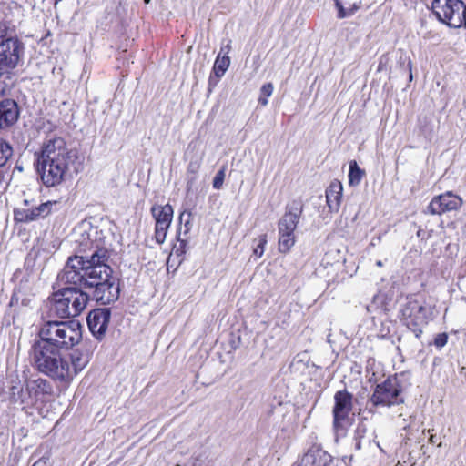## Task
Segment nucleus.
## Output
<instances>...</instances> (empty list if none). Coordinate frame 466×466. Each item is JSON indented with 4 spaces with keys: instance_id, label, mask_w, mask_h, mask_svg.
I'll list each match as a JSON object with an SVG mask.
<instances>
[{
    "instance_id": "f257e3e1",
    "label": "nucleus",
    "mask_w": 466,
    "mask_h": 466,
    "mask_svg": "<svg viewBox=\"0 0 466 466\" xmlns=\"http://www.w3.org/2000/svg\"><path fill=\"white\" fill-rule=\"evenodd\" d=\"M108 258L106 249L94 251L90 257H70L57 279L61 285L93 289L92 298L102 305L115 302L120 289L117 278L106 264Z\"/></svg>"
},
{
    "instance_id": "f03ea898",
    "label": "nucleus",
    "mask_w": 466,
    "mask_h": 466,
    "mask_svg": "<svg viewBox=\"0 0 466 466\" xmlns=\"http://www.w3.org/2000/svg\"><path fill=\"white\" fill-rule=\"evenodd\" d=\"M76 155L67 147L64 138L52 137L44 142L37 155L36 166L43 183L46 187H55L64 181L70 166L75 163Z\"/></svg>"
},
{
    "instance_id": "7ed1b4c3",
    "label": "nucleus",
    "mask_w": 466,
    "mask_h": 466,
    "mask_svg": "<svg viewBox=\"0 0 466 466\" xmlns=\"http://www.w3.org/2000/svg\"><path fill=\"white\" fill-rule=\"evenodd\" d=\"M33 366L41 373L60 382H67L70 376L69 362L61 350L39 338L31 349Z\"/></svg>"
},
{
    "instance_id": "20e7f679",
    "label": "nucleus",
    "mask_w": 466,
    "mask_h": 466,
    "mask_svg": "<svg viewBox=\"0 0 466 466\" xmlns=\"http://www.w3.org/2000/svg\"><path fill=\"white\" fill-rule=\"evenodd\" d=\"M39 338L59 350H69L82 339V325L77 320L47 321L40 328Z\"/></svg>"
},
{
    "instance_id": "39448f33",
    "label": "nucleus",
    "mask_w": 466,
    "mask_h": 466,
    "mask_svg": "<svg viewBox=\"0 0 466 466\" xmlns=\"http://www.w3.org/2000/svg\"><path fill=\"white\" fill-rule=\"evenodd\" d=\"M89 295L76 287H65L52 296L51 311L61 319L78 316L86 307Z\"/></svg>"
},
{
    "instance_id": "423d86ee",
    "label": "nucleus",
    "mask_w": 466,
    "mask_h": 466,
    "mask_svg": "<svg viewBox=\"0 0 466 466\" xmlns=\"http://www.w3.org/2000/svg\"><path fill=\"white\" fill-rule=\"evenodd\" d=\"M303 212V204L293 200L286 208V211L278 223L279 250L287 253L295 244L294 231Z\"/></svg>"
},
{
    "instance_id": "0eeeda50",
    "label": "nucleus",
    "mask_w": 466,
    "mask_h": 466,
    "mask_svg": "<svg viewBox=\"0 0 466 466\" xmlns=\"http://www.w3.org/2000/svg\"><path fill=\"white\" fill-rule=\"evenodd\" d=\"M432 12L437 18L454 28H466V4L461 0H433Z\"/></svg>"
},
{
    "instance_id": "6e6552de",
    "label": "nucleus",
    "mask_w": 466,
    "mask_h": 466,
    "mask_svg": "<svg viewBox=\"0 0 466 466\" xmlns=\"http://www.w3.org/2000/svg\"><path fill=\"white\" fill-rule=\"evenodd\" d=\"M401 389L396 378H389L378 384L370 397L374 406L390 407L403 402L400 397Z\"/></svg>"
},
{
    "instance_id": "1a4fd4ad",
    "label": "nucleus",
    "mask_w": 466,
    "mask_h": 466,
    "mask_svg": "<svg viewBox=\"0 0 466 466\" xmlns=\"http://www.w3.org/2000/svg\"><path fill=\"white\" fill-rule=\"evenodd\" d=\"M426 308L416 299H409L401 308V319L417 338L422 333V327L427 324Z\"/></svg>"
},
{
    "instance_id": "9d476101",
    "label": "nucleus",
    "mask_w": 466,
    "mask_h": 466,
    "mask_svg": "<svg viewBox=\"0 0 466 466\" xmlns=\"http://www.w3.org/2000/svg\"><path fill=\"white\" fill-rule=\"evenodd\" d=\"M25 45L17 37H9L0 44V65L11 72L23 63Z\"/></svg>"
},
{
    "instance_id": "9b49d317",
    "label": "nucleus",
    "mask_w": 466,
    "mask_h": 466,
    "mask_svg": "<svg viewBox=\"0 0 466 466\" xmlns=\"http://www.w3.org/2000/svg\"><path fill=\"white\" fill-rule=\"evenodd\" d=\"M352 400V394L345 390L335 393L332 415L333 429L336 433L343 432L346 430V424L353 408Z\"/></svg>"
},
{
    "instance_id": "f8f14e48",
    "label": "nucleus",
    "mask_w": 466,
    "mask_h": 466,
    "mask_svg": "<svg viewBox=\"0 0 466 466\" xmlns=\"http://www.w3.org/2000/svg\"><path fill=\"white\" fill-rule=\"evenodd\" d=\"M56 201H47L35 206L29 200H24L23 205L15 208L14 218L17 222L29 223L47 217L52 212V207Z\"/></svg>"
},
{
    "instance_id": "ddd939ff",
    "label": "nucleus",
    "mask_w": 466,
    "mask_h": 466,
    "mask_svg": "<svg viewBox=\"0 0 466 466\" xmlns=\"http://www.w3.org/2000/svg\"><path fill=\"white\" fill-rule=\"evenodd\" d=\"M463 204L462 198L452 191L434 197L427 207L426 213L441 215L446 212L459 210Z\"/></svg>"
},
{
    "instance_id": "4468645a",
    "label": "nucleus",
    "mask_w": 466,
    "mask_h": 466,
    "mask_svg": "<svg viewBox=\"0 0 466 466\" xmlns=\"http://www.w3.org/2000/svg\"><path fill=\"white\" fill-rule=\"evenodd\" d=\"M25 388H27L31 407H35L38 402H44L46 398L53 393L50 382L42 378L26 380Z\"/></svg>"
},
{
    "instance_id": "2eb2a0df",
    "label": "nucleus",
    "mask_w": 466,
    "mask_h": 466,
    "mask_svg": "<svg viewBox=\"0 0 466 466\" xmlns=\"http://www.w3.org/2000/svg\"><path fill=\"white\" fill-rule=\"evenodd\" d=\"M111 312L109 309H96L89 312L87 316V324L93 335L103 336L108 327Z\"/></svg>"
},
{
    "instance_id": "dca6fc26",
    "label": "nucleus",
    "mask_w": 466,
    "mask_h": 466,
    "mask_svg": "<svg viewBox=\"0 0 466 466\" xmlns=\"http://www.w3.org/2000/svg\"><path fill=\"white\" fill-rule=\"evenodd\" d=\"M332 457L319 446H312L303 455L299 466H331Z\"/></svg>"
},
{
    "instance_id": "f3484780",
    "label": "nucleus",
    "mask_w": 466,
    "mask_h": 466,
    "mask_svg": "<svg viewBox=\"0 0 466 466\" xmlns=\"http://www.w3.org/2000/svg\"><path fill=\"white\" fill-rule=\"evenodd\" d=\"M19 109L13 99H5L0 102V129L13 126L18 119Z\"/></svg>"
},
{
    "instance_id": "a211bd4d",
    "label": "nucleus",
    "mask_w": 466,
    "mask_h": 466,
    "mask_svg": "<svg viewBox=\"0 0 466 466\" xmlns=\"http://www.w3.org/2000/svg\"><path fill=\"white\" fill-rule=\"evenodd\" d=\"M8 400L11 404L19 406L22 410L32 408L27 394V388L20 384L18 380H12L8 389Z\"/></svg>"
},
{
    "instance_id": "6ab92c4d",
    "label": "nucleus",
    "mask_w": 466,
    "mask_h": 466,
    "mask_svg": "<svg viewBox=\"0 0 466 466\" xmlns=\"http://www.w3.org/2000/svg\"><path fill=\"white\" fill-rule=\"evenodd\" d=\"M90 232H94L93 225L88 220H83L74 229L75 242L78 245L80 251L90 250Z\"/></svg>"
},
{
    "instance_id": "aec40b11",
    "label": "nucleus",
    "mask_w": 466,
    "mask_h": 466,
    "mask_svg": "<svg viewBox=\"0 0 466 466\" xmlns=\"http://www.w3.org/2000/svg\"><path fill=\"white\" fill-rule=\"evenodd\" d=\"M90 360V353L87 350H76L71 354V364L69 363L70 376L68 381L81 370H83Z\"/></svg>"
},
{
    "instance_id": "412c9836",
    "label": "nucleus",
    "mask_w": 466,
    "mask_h": 466,
    "mask_svg": "<svg viewBox=\"0 0 466 466\" xmlns=\"http://www.w3.org/2000/svg\"><path fill=\"white\" fill-rule=\"evenodd\" d=\"M342 184L334 180L326 190L327 204L331 211H338L342 198Z\"/></svg>"
},
{
    "instance_id": "4be33fe9",
    "label": "nucleus",
    "mask_w": 466,
    "mask_h": 466,
    "mask_svg": "<svg viewBox=\"0 0 466 466\" xmlns=\"http://www.w3.org/2000/svg\"><path fill=\"white\" fill-rule=\"evenodd\" d=\"M151 213L156 222L170 223L173 218V208L171 205L167 204L165 206H153L151 208Z\"/></svg>"
},
{
    "instance_id": "5701e85b",
    "label": "nucleus",
    "mask_w": 466,
    "mask_h": 466,
    "mask_svg": "<svg viewBox=\"0 0 466 466\" xmlns=\"http://www.w3.org/2000/svg\"><path fill=\"white\" fill-rule=\"evenodd\" d=\"M360 1L342 4L339 0H336L335 5L338 9V18L343 19L353 15L360 8Z\"/></svg>"
},
{
    "instance_id": "b1692460",
    "label": "nucleus",
    "mask_w": 466,
    "mask_h": 466,
    "mask_svg": "<svg viewBox=\"0 0 466 466\" xmlns=\"http://www.w3.org/2000/svg\"><path fill=\"white\" fill-rule=\"evenodd\" d=\"M230 65L228 56L218 54L213 66V72L218 78H220L228 70Z\"/></svg>"
},
{
    "instance_id": "393cba45",
    "label": "nucleus",
    "mask_w": 466,
    "mask_h": 466,
    "mask_svg": "<svg viewBox=\"0 0 466 466\" xmlns=\"http://www.w3.org/2000/svg\"><path fill=\"white\" fill-rule=\"evenodd\" d=\"M365 176V171L361 169L355 160H351L350 162V171H349V183L350 186H358L363 177Z\"/></svg>"
},
{
    "instance_id": "a878e982",
    "label": "nucleus",
    "mask_w": 466,
    "mask_h": 466,
    "mask_svg": "<svg viewBox=\"0 0 466 466\" xmlns=\"http://www.w3.org/2000/svg\"><path fill=\"white\" fill-rule=\"evenodd\" d=\"M94 232H90V250L95 248V251L99 249H106L102 247L104 244V237L101 230L97 227L93 226Z\"/></svg>"
},
{
    "instance_id": "bb28decb",
    "label": "nucleus",
    "mask_w": 466,
    "mask_h": 466,
    "mask_svg": "<svg viewBox=\"0 0 466 466\" xmlns=\"http://www.w3.org/2000/svg\"><path fill=\"white\" fill-rule=\"evenodd\" d=\"M170 223L156 222L155 238L158 244L165 242Z\"/></svg>"
},
{
    "instance_id": "cd10ccee",
    "label": "nucleus",
    "mask_w": 466,
    "mask_h": 466,
    "mask_svg": "<svg viewBox=\"0 0 466 466\" xmlns=\"http://www.w3.org/2000/svg\"><path fill=\"white\" fill-rule=\"evenodd\" d=\"M273 92V85L271 83H267L263 85L260 88V96L258 98V103L265 106L268 105V97L272 95Z\"/></svg>"
},
{
    "instance_id": "c85d7f7f",
    "label": "nucleus",
    "mask_w": 466,
    "mask_h": 466,
    "mask_svg": "<svg viewBox=\"0 0 466 466\" xmlns=\"http://www.w3.org/2000/svg\"><path fill=\"white\" fill-rule=\"evenodd\" d=\"M13 73L8 72L0 65V88L7 90L10 86V84L7 81H10L12 78Z\"/></svg>"
},
{
    "instance_id": "c756f323",
    "label": "nucleus",
    "mask_w": 466,
    "mask_h": 466,
    "mask_svg": "<svg viewBox=\"0 0 466 466\" xmlns=\"http://www.w3.org/2000/svg\"><path fill=\"white\" fill-rule=\"evenodd\" d=\"M257 241H258V244L254 248L253 254L255 256L260 258L264 253L265 246L267 244V235L264 234V235L259 236V238L257 239Z\"/></svg>"
},
{
    "instance_id": "7c9ffc66",
    "label": "nucleus",
    "mask_w": 466,
    "mask_h": 466,
    "mask_svg": "<svg viewBox=\"0 0 466 466\" xmlns=\"http://www.w3.org/2000/svg\"><path fill=\"white\" fill-rule=\"evenodd\" d=\"M9 37H14L10 31V26L6 22L0 21V44Z\"/></svg>"
},
{
    "instance_id": "2f4dec72",
    "label": "nucleus",
    "mask_w": 466,
    "mask_h": 466,
    "mask_svg": "<svg viewBox=\"0 0 466 466\" xmlns=\"http://www.w3.org/2000/svg\"><path fill=\"white\" fill-rule=\"evenodd\" d=\"M191 217H192V214L189 211H183L179 215V223L180 224L184 223V228H185L184 234H187L191 228V227H190Z\"/></svg>"
},
{
    "instance_id": "473e14b6",
    "label": "nucleus",
    "mask_w": 466,
    "mask_h": 466,
    "mask_svg": "<svg viewBox=\"0 0 466 466\" xmlns=\"http://www.w3.org/2000/svg\"><path fill=\"white\" fill-rule=\"evenodd\" d=\"M225 179V169H220L217 172L214 179H213V187L216 189H220L223 186V182Z\"/></svg>"
},
{
    "instance_id": "72a5a7b5",
    "label": "nucleus",
    "mask_w": 466,
    "mask_h": 466,
    "mask_svg": "<svg viewBox=\"0 0 466 466\" xmlns=\"http://www.w3.org/2000/svg\"><path fill=\"white\" fill-rule=\"evenodd\" d=\"M379 301L382 302V298L378 296V295L374 296L372 302L370 305L367 306L368 312L371 313V312H373L374 309H376L378 311V313L384 312L386 310V309H384L382 307L381 308H377V303Z\"/></svg>"
},
{
    "instance_id": "f704fd0d",
    "label": "nucleus",
    "mask_w": 466,
    "mask_h": 466,
    "mask_svg": "<svg viewBox=\"0 0 466 466\" xmlns=\"http://www.w3.org/2000/svg\"><path fill=\"white\" fill-rule=\"evenodd\" d=\"M447 341H448L447 334L440 333L434 339V345L437 348L441 349L442 347H444L447 344Z\"/></svg>"
},
{
    "instance_id": "c9c22d12",
    "label": "nucleus",
    "mask_w": 466,
    "mask_h": 466,
    "mask_svg": "<svg viewBox=\"0 0 466 466\" xmlns=\"http://www.w3.org/2000/svg\"><path fill=\"white\" fill-rule=\"evenodd\" d=\"M200 165L198 162H193L191 161L189 164H188V167H187V171L188 172H191V173H197L198 168H199Z\"/></svg>"
},
{
    "instance_id": "e433bc0d",
    "label": "nucleus",
    "mask_w": 466,
    "mask_h": 466,
    "mask_svg": "<svg viewBox=\"0 0 466 466\" xmlns=\"http://www.w3.org/2000/svg\"><path fill=\"white\" fill-rule=\"evenodd\" d=\"M387 62H388V57H386L385 56H381L380 59V62H379L378 70L379 71L382 70L383 66H386Z\"/></svg>"
},
{
    "instance_id": "4c0bfd02",
    "label": "nucleus",
    "mask_w": 466,
    "mask_h": 466,
    "mask_svg": "<svg viewBox=\"0 0 466 466\" xmlns=\"http://www.w3.org/2000/svg\"><path fill=\"white\" fill-rule=\"evenodd\" d=\"M32 466H50L47 459H40L35 461Z\"/></svg>"
},
{
    "instance_id": "58836bf2",
    "label": "nucleus",
    "mask_w": 466,
    "mask_h": 466,
    "mask_svg": "<svg viewBox=\"0 0 466 466\" xmlns=\"http://www.w3.org/2000/svg\"><path fill=\"white\" fill-rule=\"evenodd\" d=\"M230 49H231V45H230V43H228V45H226L225 46H222V47H221L219 54H220V55H222V54H223V55L228 56V54L229 53Z\"/></svg>"
},
{
    "instance_id": "ea45409f",
    "label": "nucleus",
    "mask_w": 466,
    "mask_h": 466,
    "mask_svg": "<svg viewBox=\"0 0 466 466\" xmlns=\"http://www.w3.org/2000/svg\"><path fill=\"white\" fill-rule=\"evenodd\" d=\"M180 235H181V233H180V231H179V232L177 233V239H178V241L180 242V248L182 249L181 251H182V252H185L184 248H185V246H186V240H185V239H181V238H180Z\"/></svg>"
},
{
    "instance_id": "a19ab883",
    "label": "nucleus",
    "mask_w": 466,
    "mask_h": 466,
    "mask_svg": "<svg viewBox=\"0 0 466 466\" xmlns=\"http://www.w3.org/2000/svg\"><path fill=\"white\" fill-rule=\"evenodd\" d=\"M198 146V142H197V141H191V142L188 144L187 151H189L190 149H196Z\"/></svg>"
},
{
    "instance_id": "79ce46f5",
    "label": "nucleus",
    "mask_w": 466,
    "mask_h": 466,
    "mask_svg": "<svg viewBox=\"0 0 466 466\" xmlns=\"http://www.w3.org/2000/svg\"><path fill=\"white\" fill-rule=\"evenodd\" d=\"M429 441L432 444L435 443L436 442L435 435H431V437L429 438Z\"/></svg>"
},
{
    "instance_id": "37998d69",
    "label": "nucleus",
    "mask_w": 466,
    "mask_h": 466,
    "mask_svg": "<svg viewBox=\"0 0 466 466\" xmlns=\"http://www.w3.org/2000/svg\"><path fill=\"white\" fill-rule=\"evenodd\" d=\"M376 265H377L378 267H382V266H383V263H382V261H381V260H378V261L376 262Z\"/></svg>"
},
{
    "instance_id": "c03bdc74",
    "label": "nucleus",
    "mask_w": 466,
    "mask_h": 466,
    "mask_svg": "<svg viewBox=\"0 0 466 466\" xmlns=\"http://www.w3.org/2000/svg\"><path fill=\"white\" fill-rule=\"evenodd\" d=\"M6 90L0 88V96L5 94Z\"/></svg>"
},
{
    "instance_id": "a18cd8bd",
    "label": "nucleus",
    "mask_w": 466,
    "mask_h": 466,
    "mask_svg": "<svg viewBox=\"0 0 466 466\" xmlns=\"http://www.w3.org/2000/svg\"><path fill=\"white\" fill-rule=\"evenodd\" d=\"M408 67H409V70L411 71V62L410 61H409V63H408Z\"/></svg>"
},
{
    "instance_id": "49530a36",
    "label": "nucleus",
    "mask_w": 466,
    "mask_h": 466,
    "mask_svg": "<svg viewBox=\"0 0 466 466\" xmlns=\"http://www.w3.org/2000/svg\"><path fill=\"white\" fill-rule=\"evenodd\" d=\"M151 0H144L145 4H149Z\"/></svg>"
},
{
    "instance_id": "de8ad7c7",
    "label": "nucleus",
    "mask_w": 466,
    "mask_h": 466,
    "mask_svg": "<svg viewBox=\"0 0 466 466\" xmlns=\"http://www.w3.org/2000/svg\"><path fill=\"white\" fill-rule=\"evenodd\" d=\"M357 448H358V449H360V442H358V443H357Z\"/></svg>"
},
{
    "instance_id": "09e8293b",
    "label": "nucleus",
    "mask_w": 466,
    "mask_h": 466,
    "mask_svg": "<svg viewBox=\"0 0 466 466\" xmlns=\"http://www.w3.org/2000/svg\"><path fill=\"white\" fill-rule=\"evenodd\" d=\"M410 80L412 79V74L411 73L410 74Z\"/></svg>"
}]
</instances>
